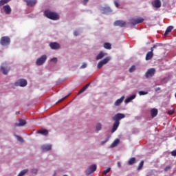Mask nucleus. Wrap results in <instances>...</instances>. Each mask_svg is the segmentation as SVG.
Returning a JSON list of instances; mask_svg holds the SVG:
<instances>
[{
    "instance_id": "obj_1",
    "label": "nucleus",
    "mask_w": 176,
    "mask_h": 176,
    "mask_svg": "<svg viewBox=\"0 0 176 176\" xmlns=\"http://www.w3.org/2000/svg\"><path fill=\"white\" fill-rule=\"evenodd\" d=\"M126 116L123 113H118L113 117V120H114V123L113 124V127L111 129V133H113L119 127V124H120V122L119 120H122V119H124Z\"/></svg>"
},
{
    "instance_id": "obj_2",
    "label": "nucleus",
    "mask_w": 176,
    "mask_h": 176,
    "mask_svg": "<svg viewBox=\"0 0 176 176\" xmlns=\"http://www.w3.org/2000/svg\"><path fill=\"white\" fill-rule=\"evenodd\" d=\"M44 15L45 16V17L50 19V20L56 21L60 19V16L58 15V14L50 10H45L44 12Z\"/></svg>"
},
{
    "instance_id": "obj_3",
    "label": "nucleus",
    "mask_w": 176,
    "mask_h": 176,
    "mask_svg": "<svg viewBox=\"0 0 176 176\" xmlns=\"http://www.w3.org/2000/svg\"><path fill=\"white\" fill-rule=\"evenodd\" d=\"M0 71L3 75H8L10 71V67H9V65L6 63H2L0 67Z\"/></svg>"
},
{
    "instance_id": "obj_4",
    "label": "nucleus",
    "mask_w": 176,
    "mask_h": 176,
    "mask_svg": "<svg viewBox=\"0 0 176 176\" xmlns=\"http://www.w3.org/2000/svg\"><path fill=\"white\" fill-rule=\"evenodd\" d=\"M109 61H111V56H107L104 59L101 60L100 61H99L97 65L98 69H101V68H102V66L105 65L106 64H108Z\"/></svg>"
},
{
    "instance_id": "obj_5",
    "label": "nucleus",
    "mask_w": 176,
    "mask_h": 176,
    "mask_svg": "<svg viewBox=\"0 0 176 176\" xmlns=\"http://www.w3.org/2000/svg\"><path fill=\"white\" fill-rule=\"evenodd\" d=\"M28 84V82H27V80L24 78H21L14 82V86H16V87H25Z\"/></svg>"
},
{
    "instance_id": "obj_6",
    "label": "nucleus",
    "mask_w": 176,
    "mask_h": 176,
    "mask_svg": "<svg viewBox=\"0 0 176 176\" xmlns=\"http://www.w3.org/2000/svg\"><path fill=\"white\" fill-rule=\"evenodd\" d=\"M46 60H47V56L46 54L42 55L36 59V65H43V64L46 63Z\"/></svg>"
},
{
    "instance_id": "obj_7",
    "label": "nucleus",
    "mask_w": 176,
    "mask_h": 176,
    "mask_svg": "<svg viewBox=\"0 0 176 176\" xmlns=\"http://www.w3.org/2000/svg\"><path fill=\"white\" fill-rule=\"evenodd\" d=\"M144 21V18L142 17H138L136 19H130L129 21V24H131V25H137V24H141Z\"/></svg>"
},
{
    "instance_id": "obj_8",
    "label": "nucleus",
    "mask_w": 176,
    "mask_h": 176,
    "mask_svg": "<svg viewBox=\"0 0 176 176\" xmlns=\"http://www.w3.org/2000/svg\"><path fill=\"white\" fill-rule=\"evenodd\" d=\"M0 44L2 46H9L10 45V38H9V36L1 37Z\"/></svg>"
},
{
    "instance_id": "obj_9",
    "label": "nucleus",
    "mask_w": 176,
    "mask_h": 176,
    "mask_svg": "<svg viewBox=\"0 0 176 176\" xmlns=\"http://www.w3.org/2000/svg\"><path fill=\"white\" fill-rule=\"evenodd\" d=\"M97 170V165L96 164H92L86 170V175H91V174H93L94 171Z\"/></svg>"
},
{
    "instance_id": "obj_10",
    "label": "nucleus",
    "mask_w": 176,
    "mask_h": 176,
    "mask_svg": "<svg viewBox=\"0 0 176 176\" xmlns=\"http://www.w3.org/2000/svg\"><path fill=\"white\" fill-rule=\"evenodd\" d=\"M100 10L102 13H103V14H111V13H112V10L108 6L100 7Z\"/></svg>"
},
{
    "instance_id": "obj_11",
    "label": "nucleus",
    "mask_w": 176,
    "mask_h": 176,
    "mask_svg": "<svg viewBox=\"0 0 176 176\" xmlns=\"http://www.w3.org/2000/svg\"><path fill=\"white\" fill-rule=\"evenodd\" d=\"M156 72V69H153V68H151L147 70V72L145 74V77L146 78H152V76H153V75H155Z\"/></svg>"
},
{
    "instance_id": "obj_12",
    "label": "nucleus",
    "mask_w": 176,
    "mask_h": 176,
    "mask_svg": "<svg viewBox=\"0 0 176 176\" xmlns=\"http://www.w3.org/2000/svg\"><path fill=\"white\" fill-rule=\"evenodd\" d=\"M49 45L52 50H58V49L61 47V45H60V43L57 42H52L50 43Z\"/></svg>"
},
{
    "instance_id": "obj_13",
    "label": "nucleus",
    "mask_w": 176,
    "mask_h": 176,
    "mask_svg": "<svg viewBox=\"0 0 176 176\" xmlns=\"http://www.w3.org/2000/svg\"><path fill=\"white\" fill-rule=\"evenodd\" d=\"M126 21H122V20L116 21L114 22V25L116 27H121V28L126 27Z\"/></svg>"
},
{
    "instance_id": "obj_14",
    "label": "nucleus",
    "mask_w": 176,
    "mask_h": 176,
    "mask_svg": "<svg viewBox=\"0 0 176 176\" xmlns=\"http://www.w3.org/2000/svg\"><path fill=\"white\" fill-rule=\"evenodd\" d=\"M3 10L6 14H10L12 13V8H10L9 4L3 6Z\"/></svg>"
},
{
    "instance_id": "obj_15",
    "label": "nucleus",
    "mask_w": 176,
    "mask_h": 176,
    "mask_svg": "<svg viewBox=\"0 0 176 176\" xmlns=\"http://www.w3.org/2000/svg\"><path fill=\"white\" fill-rule=\"evenodd\" d=\"M25 2H26L27 6H30V8H32L36 5L38 1L37 0H25Z\"/></svg>"
},
{
    "instance_id": "obj_16",
    "label": "nucleus",
    "mask_w": 176,
    "mask_h": 176,
    "mask_svg": "<svg viewBox=\"0 0 176 176\" xmlns=\"http://www.w3.org/2000/svg\"><path fill=\"white\" fill-rule=\"evenodd\" d=\"M41 149L43 152H47L48 151H50L52 149V144H43L41 146Z\"/></svg>"
},
{
    "instance_id": "obj_17",
    "label": "nucleus",
    "mask_w": 176,
    "mask_h": 176,
    "mask_svg": "<svg viewBox=\"0 0 176 176\" xmlns=\"http://www.w3.org/2000/svg\"><path fill=\"white\" fill-rule=\"evenodd\" d=\"M19 122V123L16 122L14 124L15 127H21V126H25L27 123L25 120L23 119H20Z\"/></svg>"
},
{
    "instance_id": "obj_18",
    "label": "nucleus",
    "mask_w": 176,
    "mask_h": 176,
    "mask_svg": "<svg viewBox=\"0 0 176 176\" xmlns=\"http://www.w3.org/2000/svg\"><path fill=\"white\" fill-rule=\"evenodd\" d=\"M152 5L154 8H156V9H159V8L162 6V2H160V0H155L152 2Z\"/></svg>"
},
{
    "instance_id": "obj_19",
    "label": "nucleus",
    "mask_w": 176,
    "mask_h": 176,
    "mask_svg": "<svg viewBox=\"0 0 176 176\" xmlns=\"http://www.w3.org/2000/svg\"><path fill=\"white\" fill-rule=\"evenodd\" d=\"M152 57H153V48H151V51L148 52L146 55V60L148 61V60H152Z\"/></svg>"
},
{
    "instance_id": "obj_20",
    "label": "nucleus",
    "mask_w": 176,
    "mask_h": 176,
    "mask_svg": "<svg viewBox=\"0 0 176 176\" xmlns=\"http://www.w3.org/2000/svg\"><path fill=\"white\" fill-rule=\"evenodd\" d=\"M136 97V94H133L131 96L128 97L124 101L125 104H129V102H131V101H133V100H134Z\"/></svg>"
},
{
    "instance_id": "obj_21",
    "label": "nucleus",
    "mask_w": 176,
    "mask_h": 176,
    "mask_svg": "<svg viewBox=\"0 0 176 176\" xmlns=\"http://www.w3.org/2000/svg\"><path fill=\"white\" fill-rule=\"evenodd\" d=\"M105 57V52L103 51H100V53L96 56V60H102V58H104Z\"/></svg>"
},
{
    "instance_id": "obj_22",
    "label": "nucleus",
    "mask_w": 176,
    "mask_h": 176,
    "mask_svg": "<svg viewBox=\"0 0 176 176\" xmlns=\"http://www.w3.org/2000/svg\"><path fill=\"white\" fill-rule=\"evenodd\" d=\"M123 101H124V96H122L120 99H118L115 102V103H114L115 107H119V105H120V104H122V102H123Z\"/></svg>"
},
{
    "instance_id": "obj_23",
    "label": "nucleus",
    "mask_w": 176,
    "mask_h": 176,
    "mask_svg": "<svg viewBox=\"0 0 176 176\" xmlns=\"http://www.w3.org/2000/svg\"><path fill=\"white\" fill-rule=\"evenodd\" d=\"M119 142H120V140L119 139H116L112 144H111V148H115V146H118L119 144Z\"/></svg>"
},
{
    "instance_id": "obj_24",
    "label": "nucleus",
    "mask_w": 176,
    "mask_h": 176,
    "mask_svg": "<svg viewBox=\"0 0 176 176\" xmlns=\"http://www.w3.org/2000/svg\"><path fill=\"white\" fill-rule=\"evenodd\" d=\"M151 115L152 118H156V116H157V109H151Z\"/></svg>"
},
{
    "instance_id": "obj_25",
    "label": "nucleus",
    "mask_w": 176,
    "mask_h": 176,
    "mask_svg": "<svg viewBox=\"0 0 176 176\" xmlns=\"http://www.w3.org/2000/svg\"><path fill=\"white\" fill-rule=\"evenodd\" d=\"M90 86V84H87L84 87H82L80 91L78 93V94H82V93L86 91V89H88V87Z\"/></svg>"
},
{
    "instance_id": "obj_26",
    "label": "nucleus",
    "mask_w": 176,
    "mask_h": 176,
    "mask_svg": "<svg viewBox=\"0 0 176 176\" xmlns=\"http://www.w3.org/2000/svg\"><path fill=\"white\" fill-rule=\"evenodd\" d=\"M102 129V124H101L100 122L96 123V131H101Z\"/></svg>"
},
{
    "instance_id": "obj_27",
    "label": "nucleus",
    "mask_w": 176,
    "mask_h": 176,
    "mask_svg": "<svg viewBox=\"0 0 176 176\" xmlns=\"http://www.w3.org/2000/svg\"><path fill=\"white\" fill-rule=\"evenodd\" d=\"M173 28H174V27H173V26H168V27L166 28V31H165L164 35H168L169 32H170V31H173Z\"/></svg>"
},
{
    "instance_id": "obj_28",
    "label": "nucleus",
    "mask_w": 176,
    "mask_h": 176,
    "mask_svg": "<svg viewBox=\"0 0 176 176\" xmlns=\"http://www.w3.org/2000/svg\"><path fill=\"white\" fill-rule=\"evenodd\" d=\"M135 163V157H131V159H129V160L128 161V164L129 166H133V164H134Z\"/></svg>"
},
{
    "instance_id": "obj_29",
    "label": "nucleus",
    "mask_w": 176,
    "mask_h": 176,
    "mask_svg": "<svg viewBox=\"0 0 176 176\" xmlns=\"http://www.w3.org/2000/svg\"><path fill=\"white\" fill-rule=\"evenodd\" d=\"M104 49H107V50H111L112 49L111 45L109 43H105L104 44Z\"/></svg>"
},
{
    "instance_id": "obj_30",
    "label": "nucleus",
    "mask_w": 176,
    "mask_h": 176,
    "mask_svg": "<svg viewBox=\"0 0 176 176\" xmlns=\"http://www.w3.org/2000/svg\"><path fill=\"white\" fill-rule=\"evenodd\" d=\"M38 134H42V135H47L49 132L47 130H40L38 131Z\"/></svg>"
},
{
    "instance_id": "obj_31",
    "label": "nucleus",
    "mask_w": 176,
    "mask_h": 176,
    "mask_svg": "<svg viewBox=\"0 0 176 176\" xmlns=\"http://www.w3.org/2000/svg\"><path fill=\"white\" fill-rule=\"evenodd\" d=\"M28 173V169H23L21 170L17 176H23L25 174H27Z\"/></svg>"
},
{
    "instance_id": "obj_32",
    "label": "nucleus",
    "mask_w": 176,
    "mask_h": 176,
    "mask_svg": "<svg viewBox=\"0 0 176 176\" xmlns=\"http://www.w3.org/2000/svg\"><path fill=\"white\" fill-rule=\"evenodd\" d=\"M8 2H10V0H0V8L3 6V5H6Z\"/></svg>"
},
{
    "instance_id": "obj_33",
    "label": "nucleus",
    "mask_w": 176,
    "mask_h": 176,
    "mask_svg": "<svg viewBox=\"0 0 176 176\" xmlns=\"http://www.w3.org/2000/svg\"><path fill=\"white\" fill-rule=\"evenodd\" d=\"M14 137H16L17 141H19V142H24V140L21 136L14 135Z\"/></svg>"
},
{
    "instance_id": "obj_34",
    "label": "nucleus",
    "mask_w": 176,
    "mask_h": 176,
    "mask_svg": "<svg viewBox=\"0 0 176 176\" xmlns=\"http://www.w3.org/2000/svg\"><path fill=\"white\" fill-rule=\"evenodd\" d=\"M142 167H144V160H142L138 167V170H141V168H142Z\"/></svg>"
},
{
    "instance_id": "obj_35",
    "label": "nucleus",
    "mask_w": 176,
    "mask_h": 176,
    "mask_svg": "<svg viewBox=\"0 0 176 176\" xmlns=\"http://www.w3.org/2000/svg\"><path fill=\"white\" fill-rule=\"evenodd\" d=\"M146 94H148V91H139V96H146Z\"/></svg>"
},
{
    "instance_id": "obj_36",
    "label": "nucleus",
    "mask_w": 176,
    "mask_h": 176,
    "mask_svg": "<svg viewBox=\"0 0 176 176\" xmlns=\"http://www.w3.org/2000/svg\"><path fill=\"white\" fill-rule=\"evenodd\" d=\"M134 71H135V65H132L129 68V72L131 74V73L134 72Z\"/></svg>"
},
{
    "instance_id": "obj_37",
    "label": "nucleus",
    "mask_w": 176,
    "mask_h": 176,
    "mask_svg": "<svg viewBox=\"0 0 176 176\" xmlns=\"http://www.w3.org/2000/svg\"><path fill=\"white\" fill-rule=\"evenodd\" d=\"M87 63H82V65L80 66V69H85V68H87Z\"/></svg>"
},
{
    "instance_id": "obj_38",
    "label": "nucleus",
    "mask_w": 176,
    "mask_h": 176,
    "mask_svg": "<svg viewBox=\"0 0 176 176\" xmlns=\"http://www.w3.org/2000/svg\"><path fill=\"white\" fill-rule=\"evenodd\" d=\"M109 171H111V168H108L107 169H106V170L103 172V175H107V174H108V173H109Z\"/></svg>"
},
{
    "instance_id": "obj_39",
    "label": "nucleus",
    "mask_w": 176,
    "mask_h": 176,
    "mask_svg": "<svg viewBox=\"0 0 176 176\" xmlns=\"http://www.w3.org/2000/svg\"><path fill=\"white\" fill-rule=\"evenodd\" d=\"M31 171H32V173L33 174H36V173H38V169H36V168H32V169L31 170Z\"/></svg>"
},
{
    "instance_id": "obj_40",
    "label": "nucleus",
    "mask_w": 176,
    "mask_h": 176,
    "mask_svg": "<svg viewBox=\"0 0 176 176\" xmlns=\"http://www.w3.org/2000/svg\"><path fill=\"white\" fill-rule=\"evenodd\" d=\"M114 5H115L116 8H119V6H120L119 3H118V1H114Z\"/></svg>"
},
{
    "instance_id": "obj_41",
    "label": "nucleus",
    "mask_w": 176,
    "mask_h": 176,
    "mask_svg": "<svg viewBox=\"0 0 176 176\" xmlns=\"http://www.w3.org/2000/svg\"><path fill=\"white\" fill-rule=\"evenodd\" d=\"M51 61L52 63H57L58 59H57V58H53L51 59Z\"/></svg>"
},
{
    "instance_id": "obj_42",
    "label": "nucleus",
    "mask_w": 176,
    "mask_h": 176,
    "mask_svg": "<svg viewBox=\"0 0 176 176\" xmlns=\"http://www.w3.org/2000/svg\"><path fill=\"white\" fill-rule=\"evenodd\" d=\"M170 153L172 156H176V150L173 151Z\"/></svg>"
},
{
    "instance_id": "obj_43",
    "label": "nucleus",
    "mask_w": 176,
    "mask_h": 176,
    "mask_svg": "<svg viewBox=\"0 0 176 176\" xmlns=\"http://www.w3.org/2000/svg\"><path fill=\"white\" fill-rule=\"evenodd\" d=\"M65 98H67V96H66V97L63 98H62V99H60V100H59L56 102V104H58V102H61V101H64V100H65Z\"/></svg>"
},
{
    "instance_id": "obj_44",
    "label": "nucleus",
    "mask_w": 176,
    "mask_h": 176,
    "mask_svg": "<svg viewBox=\"0 0 176 176\" xmlns=\"http://www.w3.org/2000/svg\"><path fill=\"white\" fill-rule=\"evenodd\" d=\"M74 35L75 36H78V35H79V32H78V31H74Z\"/></svg>"
},
{
    "instance_id": "obj_45",
    "label": "nucleus",
    "mask_w": 176,
    "mask_h": 176,
    "mask_svg": "<svg viewBox=\"0 0 176 176\" xmlns=\"http://www.w3.org/2000/svg\"><path fill=\"white\" fill-rule=\"evenodd\" d=\"M170 168H171V167L170 166H166L165 168H164V171H168V170H170Z\"/></svg>"
},
{
    "instance_id": "obj_46",
    "label": "nucleus",
    "mask_w": 176,
    "mask_h": 176,
    "mask_svg": "<svg viewBox=\"0 0 176 176\" xmlns=\"http://www.w3.org/2000/svg\"><path fill=\"white\" fill-rule=\"evenodd\" d=\"M173 114H174V111L170 110V111H168V115H173Z\"/></svg>"
},
{
    "instance_id": "obj_47",
    "label": "nucleus",
    "mask_w": 176,
    "mask_h": 176,
    "mask_svg": "<svg viewBox=\"0 0 176 176\" xmlns=\"http://www.w3.org/2000/svg\"><path fill=\"white\" fill-rule=\"evenodd\" d=\"M89 2V0H83L82 3L83 5H86Z\"/></svg>"
},
{
    "instance_id": "obj_48",
    "label": "nucleus",
    "mask_w": 176,
    "mask_h": 176,
    "mask_svg": "<svg viewBox=\"0 0 176 176\" xmlns=\"http://www.w3.org/2000/svg\"><path fill=\"white\" fill-rule=\"evenodd\" d=\"M117 164H118V167H120V168L122 167L120 162H118Z\"/></svg>"
},
{
    "instance_id": "obj_49",
    "label": "nucleus",
    "mask_w": 176,
    "mask_h": 176,
    "mask_svg": "<svg viewBox=\"0 0 176 176\" xmlns=\"http://www.w3.org/2000/svg\"><path fill=\"white\" fill-rule=\"evenodd\" d=\"M155 91H159L160 90V87H157L155 89Z\"/></svg>"
},
{
    "instance_id": "obj_50",
    "label": "nucleus",
    "mask_w": 176,
    "mask_h": 176,
    "mask_svg": "<svg viewBox=\"0 0 176 176\" xmlns=\"http://www.w3.org/2000/svg\"><path fill=\"white\" fill-rule=\"evenodd\" d=\"M155 48H156V45H153V47L151 48V49H155Z\"/></svg>"
},
{
    "instance_id": "obj_51",
    "label": "nucleus",
    "mask_w": 176,
    "mask_h": 176,
    "mask_svg": "<svg viewBox=\"0 0 176 176\" xmlns=\"http://www.w3.org/2000/svg\"><path fill=\"white\" fill-rule=\"evenodd\" d=\"M63 176H68V175H64Z\"/></svg>"
}]
</instances>
